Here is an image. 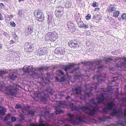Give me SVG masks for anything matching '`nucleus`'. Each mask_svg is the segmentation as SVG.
Segmentation results:
<instances>
[{"mask_svg":"<svg viewBox=\"0 0 126 126\" xmlns=\"http://www.w3.org/2000/svg\"><path fill=\"white\" fill-rule=\"evenodd\" d=\"M121 59V58H117L116 57L107 58L101 57L100 58V60L97 59L93 61H88L87 62V64L89 66V69L92 70H94L97 69L98 75H95L93 77V79H96L98 83L99 84L107 79L106 74L105 73H103L102 72L103 66L99 65L101 61L104 62L108 64L109 63H111L113 62H115L117 61H119V62L117 64V66L122 69L126 68V63H124L120 61V60Z\"/></svg>","mask_w":126,"mask_h":126,"instance_id":"obj_1","label":"nucleus"},{"mask_svg":"<svg viewBox=\"0 0 126 126\" xmlns=\"http://www.w3.org/2000/svg\"><path fill=\"white\" fill-rule=\"evenodd\" d=\"M19 87V85L10 81L6 87L3 85H0V90L5 91L9 94H8L14 96L17 94V89H18Z\"/></svg>","mask_w":126,"mask_h":126,"instance_id":"obj_2","label":"nucleus"},{"mask_svg":"<svg viewBox=\"0 0 126 126\" xmlns=\"http://www.w3.org/2000/svg\"><path fill=\"white\" fill-rule=\"evenodd\" d=\"M32 72V73L31 76L34 79H38V78H41V81L45 84H47L49 82V79L50 78V77L52 75L49 73H47V74L45 76L44 74L40 72L38 73L35 72Z\"/></svg>","mask_w":126,"mask_h":126,"instance_id":"obj_3","label":"nucleus"},{"mask_svg":"<svg viewBox=\"0 0 126 126\" xmlns=\"http://www.w3.org/2000/svg\"><path fill=\"white\" fill-rule=\"evenodd\" d=\"M51 69L49 66H42L40 67L34 68L32 65H25L23 67V70L24 72L29 73L35 70L38 71H47Z\"/></svg>","mask_w":126,"mask_h":126,"instance_id":"obj_4","label":"nucleus"},{"mask_svg":"<svg viewBox=\"0 0 126 126\" xmlns=\"http://www.w3.org/2000/svg\"><path fill=\"white\" fill-rule=\"evenodd\" d=\"M75 66V64L73 63H69V64L66 66H64L63 67L64 70L66 73V74L68 75V72L73 73L74 75H76L80 71V69L79 67L74 69L72 70L69 71V70L71 68Z\"/></svg>","mask_w":126,"mask_h":126,"instance_id":"obj_5","label":"nucleus"},{"mask_svg":"<svg viewBox=\"0 0 126 126\" xmlns=\"http://www.w3.org/2000/svg\"><path fill=\"white\" fill-rule=\"evenodd\" d=\"M57 37V34L56 32H50L46 34L44 39L46 41L49 42L55 41Z\"/></svg>","mask_w":126,"mask_h":126,"instance_id":"obj_6","label":"nucleus"},{"mask_svg":"<svg viewBox=\"0 0 126 126\" xmlns=\"http://www.w3.org/2000/svg\"><path fill=\"white\" fill-rule=\"evenodd\" d=\"M35 16H36L37 20L40 21H42L45 19L44 15L42 11L39 10L36 12L34 13Z\"/></svg>","mask_w":126,"mask_h":126,"instance_id":"obj_7","label":"nucleus"},{"mask_svg":"<svg viewBox=\"0 0 126 126\" xmlns=\"http://www.w3.org/2000/svg\"><path fill=\"white\" fill-rule=\"evenodd\" d=\"M51 90L50 88H47L44 90V94H43L44 96H42L40 98L41 101H45L47 100V97L48 96V95L49 94H51Z\"/></svg>","mask_w":126,"mask_h":126,"instance_id":"obj_8","label":"nucleus"},{"mask_svg":"<svg viewBox=\"0 0 126 126\" xmlns=\"http://www.w3.org/2000/svg\"><path fill=\"white\" fill-rule=\"evenodd\" d=\"M19 75L16 71H13L11 72L8 78L10 79L14 80L18 78Z\"/></svg>","mask_w":126,"mask_h":126,"instance_id":"obj_9","label":"nucleus"},{"mask_svg":"<svg viewBox=\"0 0 126 126\" xmlns=\"http://www.w3.org/2000/svg\"><path fill=\"white\" fill-rule=\"evenodd\" d=\"M46 47H43L39 48L38 50L37 55L39 56L44 55L47 53Z\"/></svg>","mask_w":126,"mask_h":126,"instance_id":"obj_10","label":"nucleus"},{"mask_svg":"<svg viewBox=\"0 0 126 126\" xmlns=\"http://www.w3.org/2000/svg\"><path fill=\"white\" fill-rule=\"evenodd\" d=\"M69 47L73 48H77L79 47V45L77 42L75 40L70 41L68 43Z\"/></svg>","mask_w":126,"mask_h":126,"instance_id":"obj_11","label":"nucleus"},{"mask_svg":"<svg viewBox=\"0 0 126 126\" xmlns=\"http://www.w3.org/2000/svg\"><path fill=\"white\" fill-rule=\"evenodd\" d=\"M30 126H52L47 123L45 122L40 120L39 124H36L34 123H31Z\"/></svg>","mask_w":126,"mask_h":126,"instance_id":"obj_12","label":"nucleus"},{"mask_svg":"<svg viewBox=\"0 0 126 126\" xmlns=\"http://www.w3.org/2000/svg\"><path fill=\"white\" fill-rule=\"evenodd\" d=\"M33 47V45L29 43H25L24 46V49L28 52L31 51Z\"/></svg>","mask_w":126,"mask_h":126,"instance_id":"obj_13","label":"nucleus"},{"mask_svg":"<svg viewBox=\"0 0 126 126\" xmlns=\"http://www.w3.org/2000/svg\"><path fill=\"white\" fill-rule=\"evenodd\" d=\"M33 29L31 27L29 26H27L24 32L26 35L30 34L32 32Z\"/></svg>","mask_w":126,"mask_h":126,"instance_id":"obj_14","label":"nucleus"},{"mask_svg":"<svg viewBox=\"0 0 126 126\" xmlns=\"http://www.w3.org/2000/svg\"><path fill=\"white\" fill-rule=\"evenodd\" d=\"M67 24L69 30H70L71 32H74L75 30L74 24L70 22H68Z\"/></svg>","mask_w":126,"mask_h":126,"instance_id":"obj_15","label":"nucleus"},{"mask_svg":"<svg viewBox=\"0 0 126 126\" xmlns=\"http://www.w3.org/2000/svg\"><path fill=\"white\" fill-rule=\"evenodd\" d=\"M110 118V117L109 116H103L101 117H99V121L101 122H104L105 121L108 119Z\"/></svg>","mask_w":126,"mask_h":126,"instance_id":"obj_16","label":"nucleus"},{"mask_svg":"<svg viewBox=\"0 0 126 126\" xmlns=\"http://www.w3.org/2000/svg\"><path fill=\"white\" fill-rule=\"evenodd\" d=\"M44 94V91L42 92L36 93L35 94V96L37 97L38 98H40Z\"/></svg>","mask_w":126,"mask_h":126,"instance_id":"obj_17","label":"nucleus"},{"mask_svg":"<svg viewBox=\"0 0 126 126\" xmlns=\"http://www.w3.org/2000/svg\"><path fill=\"white\" fill-rule=\"evenodd\" d=\"M60 108L59 106L58 107H56V109L55 111L56 112V113L57 114L58 113L60 114H62L64 112V111L63 110L61 109H59Z\"/></svg>","mask_w":126,"mask_h":126,"instance_id":"obj_18","label":"nucleus"},{"mask_svg":"<svg viewBox=\"0 0 126 126\" xmlns=\"http://www.w3.org/2000/svg\"><path fill=\"white\" fill-rule=\"evenodd\" d=\"M71 1L70 0L67 1L65 3V6L67 8L71 7Z\"/></svg>","mask_w":126,"mask_h":126,"instance_id":"obj_19","label":"nucleus"},{"mask_svg":"<svg viewBox=\"0 0 126 126\" xmlns=\"http://www.w3.org/2000/svg\"><path fill=\"white\" fill-rule=\"evenodd\" d=\"M116 10V8L114 7H109L108 8V11L110 13L112 12L115 11Z\"/></svg>","mask_w":126,"mask_h":126,"instance_id":"obj_20","label":"nucleus"},{"mask_svg":"<svg viewBox=\"0 0 126 126\" xmlns=\"http://www.w3.org/2000/svg\"><path fill=\"white\" fill-rule=\"evenodd\" d=\"M6 70H3L2 69H0V77H2L3 75L5 73H7Z\"/></svg>","mask_w":126,"mask_h":126,"instance_id":"obj_21","label":"nucleus"},{"mask_svg":"<svg viewBox=\"0 0 126 126\" xmlns=\"http://www.w3.org/2000/svg\"><path fill=\"white\" fill-rule=\"evenodd\" d=\"M120 13V12L119 11H116L113 13V16L115 17H117L119 15Z\"/></svg>","mask_w":126,"mask_h":126,"instance_id":"obj_22","label":"nucleus"},{"mask_svg":"<svg viewBox=\"0 0 126 126\" xmlns=\"http://www.w3.org/2000/svg\"><path fill=\"white\" fill-rule=\"evenodd\" d=\"M55 13L58 14H60V15H63V12L62 11H60L59 10H56L55 11Z\"/></svg>","mask_w":126,"mask_h":126,"instance_id":"obj_23","label":"nucleus"},{"mask_svg":"<svg viewBox=\"0 0 126 126\" xmlns=\"http://www.w3.org/2000/svg\"><path fill=\"white\" fill-rule=\"evenodd\" d=\"M18 15L19 16L21 17H25V16L24 15V13L21 10H20L18 12Z\"/></svg>","mask_w":126,"mask_h":126,"instance_id":"obj_24","label":"nucleus"},{"mask_svg":"<svg viewBox=\"0 0 126 126\" xmlns=\"http://www.w3.org/2000/svg\"><path fill=\"white\" fill-rule=\"evenodd\" d=\"M6 111V109L4 108H3L1 110H0V114L2 115H3L5 114V112Z\"/></svg>","mask_w":126,"mask_h":126,"instance_id":"obj_25","label":"nucleus"},{"mask_svg":"<svg viewBox=\"0 0 126 126\" xmlns=\"http://www.w3.org/2000/svg\"><path fill=\"white\" fill-rule=\"evenodd\" d=\"M75 91L76 94H78L80 93L81 91L79 87H78L75 89Z\"/></svg>","mask_w":126,"mask_h":126,"instance_id":"obj_26","label":"nucleus"},{"mask_svg":"<svg viewBox=\"0 0 126 126\" xmlns=\"http://www.w3.org/2000/svg\"><path fill=\"white\" fill-rule=\"evenodd\" d=\"M46 24L42 23H41V24L39 26V28H41L42 29H44V28H46Z\"/></svg>","mask_w":126,"mask_h":126,"instance_id":"obj_27","label":"nucleus"},{"mask_svg":"<svg viewBox=\"0 0 126 126\" xmlns=\"http://www.w3.org/2000/svg\"><path fill=\"white\" fill-rule=\"evenodd\" d=\"M54 52L55 54L58 55H61L60 49L59 48H56Z\"/></svg>","mask_w":126,"mask_h":126,"instance_id":"obj_28","label":"nucleus"},{"mask_svg":"<svg viewBox=\"0 0 126 126\" xmlns=\"http://www.w3.org/2000/svg\"><path fill=\"white\" fill-rule=\"evenodd\" d=\"M28 113L29 114L31 115L32 116H33L34 115L35 111L32 110H29Z\"/></svg>","mask_w":126,"mask_h":126,"instance_id":"obj_29","label":"nucleus"},{"mask_svg":"<svg viewBox=\"0 0 126 126\" xmlns=\"http://www.w3.org/2000/svg\"><path fill=\"white\" fill-rule=\"evenodd\" d=\"M78 24L79 27L80 28H83L84 24L82 21H81L80 22H79V23Z\"/></svg>","mask_w":126,"mask_h":126,"instance_id":"obj_30","label":"nucleus"},{"mask_svg":"<svg viewBox=\"0 0 126 126\" xmlns=\"http://www.w3.org/2000/svg\"><path fill=\"white\" fill-rule=\"evenodd\" d=\"M61 55L64 54L65 52V49L64 47H62L60 48Z\"/></svg>","mask_w":126,"mask_h":126,"instance_id":"obj_31","label":"nucleus"},{"mask_svg":"<svg viewBox=\"0 0 126 126\" xmlns=\"http://www.w3.org/2000/svg\"><path fill=\"white\" fill-rule=\"evenodd\" d=\"M30 108V106L29 105H27L26 107H24L23 109L26 111H27L28 112L29 111V110Z\"/></svg>","mask_w":126,"mask_h":126,"instance_id":"obj_32","label":"nucleus"},{"mask_svg":"<svg viewBox=\"0 0 126 126\" xmlns=\"http://www.w3.org/2000/svg\"><path fill=\"white\" fill-rule=\"evenodd\" d=\"M57 72L61 75L63 76L64 75V73L62 70H58L57 71Z\"/></svg>","mask_w":126,"mask_h":126,"instance_id":"obj_33","label":"nucleus"},{"mask_svg":"<svg viewBox=\"0 0 126 126\" xmlns=\"http://www.w3.org/2000/svg\"><path fill=\"white\" fill-rule=\"evenodd\" d=\"M121 17L123 19L126 20V14L123 13L121 16Z\"/></svg>","mask_w":126,"mask_h":126,"instance_id":"obj_34","label":"nucleus"},{"mask_svg":"<svg viewBox=\"0 0 126 126\" xmlns=\"http://www.w3.org/2000/svg\"><path fill=\"white\" fill-rule=\"evenodd\" d=\"M10 115L9 114L7 116L5 117L4 120L5 121H7L10 118Z\"/></svg>","mask_w":126,"mask_h":126,"instance_id":"obj_35","label":"nucleus"},{"mask_svg":"<svg viewBox=\"0 0 126 126\" xmlns=\"http://www.w3.org/2000/svg\"><path fill=\"white\" fill-rule=\"evenodd\" d=\"M45 116H46V114L48 115L49 113V112L50 111L49 110V109H46L45 108Z\"/></svg>","mask_w":126,"mask_h":126,"instance_id":"obj_36","label":"nucleus"},{"mask_svg":"<svg viewBox=\"0 0 126 126\" xmlns=\"http://www.w3.org/2000/svg\"><path fill=\"white\" fill-rule=\"evenodd\" d=\"M98 3L94 1L93 3V6L94 7L98 6Z\"/></svg>","mask_w":126,"mask_h":126,"instance_id":"obj_37","label":"nucleus"},{"mask_svg":"<svg viewBox=\"0 0 126 126\" xmlns=\"http://www.w3.org/2000/svg\"><path fill=\"white\" fill-rule=\"evenodd\" d=\"M65 77L63 76L61 77V79H60V82H63L65 80Z\"/></svg>","mask_w":126,"mask_h":126,"instance_id":"obj_38","label":"nucleus"},{"mask_svg":"<svg viewBox=\"0 0 126 126\" xmlns=\"http://www.w3.org/2000/svg\"><path fill=\"white\" fill-rule=\"evenodd\" d=\"M10 25L11 26L15 27L16 26V24L15 23L13 22H10Z\"/></svg>","mask_w":126,"mask_h":126,"instance_id":"obj_39","label":"nucleus"},{"mask_svg":"<svg viewBox=\"0 0 126 126\" xmlns=\"http://www.w3.org/2000/svg\"><path fill=\"white\" fill-rule=\"evenodd\" d=\"M94 16L95 17V19H97V18L98 17L100 19H101V16L100 15V14L95 15H94Z\"/></svg>","mask_w":126,"mask_h":126,"instance_id":"obj_40","label":"nucleus"},{"mask_svg":"<svg viewBox=\"0 0 126 126\" xmlns=\"http://www.w3.org/2000/svg\"><path fill=\"white\" fill-rule=\"evenodd\" d=\"M15 108L17 109L21 108V105L19 104H17L15 106Z\"/></svg>","mask_w":126,"mask_h":126,"instance_id":"obj_41","label":"nucleus"},{"mask_svg":"<svg viewBox=\"0 0 126 126\" xmlns=\"http://www.w3.org/2000/svg\"><path fill=\"white\" fill-rule=\"evenodd\" d=\"M76 20L78 24L82 21L80 17L76 19Z\"/></svg>","mask_w":126,"mask_h":126,"instance_id":"obj_42","label":"nucleus"},{"mask_svg":"<svg viewBox=\"0 0 126 126\" xmlns=\"http://www.w3.org/2000/svg\"><path fill=\"white\" fill-rule=\"evenodd\" d=\"M63 7H62L61 6H59L57 8L56 10H59L60 11L61 10L63 11Z\"/></svg>","mask_w":126,"mask_h":126,"instance_id":"obj_43","label":"nucleus"},{"mask_svg":"<svg viewBox=\"0 0 126 126\" xmlns=\"http://www.w3.org/2000/svg\"><path fill=\"white\" fill-rule=\"evenodd\" d=\"M12 122L10 121H8L6 123L7 126H12Z\"/></svg>","mask_w":126,"mask_h":126,"instance_id":"obj_44","label":"nucleus"},{"mask_svg":"<svg viewBox=\"0 0 126 126\" xmlns=\"http://www.w3.org/2000/svg\"><path fill=\"white\" fill-rule=\"evenodd\" d=\"M91 17V15L90 14H88V15L86 16V19L87 20H88Z\"/></svg>","mask_w":126,"mask_h":126,"instance_id":"obj_45","label":"nucleus"},{"mask_svg":"<svg viewBox=\"0 0 126 126\" xmlns=\"http://www.w3.org/2000/svg\"><path fill=\"white\" fill-rule=\"evenodd\" d=\"M5 19L6 22L9 21L11 19L10 17H6Z\"/></svg>","mask_w":126,"mask_h":126,"instance_id":"obj_46","label":"nucleus"},{"mask_svg":"<svg viewBox=\"0 0 126 126\" xmlns=\"http://www.w3.org/2000/svg\"><path fill=\"white\" fill-rule=\"evenodd\" d=\"M3 35L7 38H10V36L6 32L4 33H3Z\"/></svg>","mask_w":126,"mask_h":126,"instance_id":"obj_47","label":"nucleus"},{"mask_svg":"<svg viewBox=\"0 0 126 126\" xmlns=\"http://www.w3.org/2000/svg\"><path fill=\"white\" fill-rule=\"evenodd\" d=\"M83 28H84L85 29H87L89 28V27L87 25H86V24H84Z\"/></svg>","mask_w":126,"mask_h":126,"instance_id":"obj_48","label":"nucleus"},{"mask_svg":"<svg viewBox=\"0 0 126 126\" xmlns=\"http://www.w3.org/2000/svg\"><path fill=\"white\" fill-rule=\"evenodd\" d=\"M16 118L15 117H12L11 118V120L12 121L14 122L16 120Z\"/></svg>","mask_w":126,"mask_h":126,"instance_id":"obj_49","label":"nucleus"},{"mask_svg":"<svg viewBox=\"0 0 126 126\" xmlns=\"http://www.w3.org/2000/svg\"><path fill=\"white\" fill-rule=\"evenodd\" d=\"M5 6V5L3 4L2 3H0V8H4Z\"/></svg>","mask_w":126,"mask_h":126,"instance_id":"obj_50","label":"nucleus"},{"mask_svg":"<svg viewBox=\"0 0 126 126\" xmlns=\"http://www.w3.org/2000/svg\"><path fill=\"white\" fill-rule=\"evenodd\" d=\"M112 54L114 55H116L117 52L116 50H114L112 52Z\"/></svg>","mask_w":126,"mask_h":126,"instance_id":"obj_51","label":"nucleus"},{"mask_svg":"<svg viewBox=\"0 0 126 126\" xmlns=\"http://www.w3.org/2000/svg\"><path fill=\"white\" fill-rule=\"evenodd\" d=\"M10 45H12L13 44L15 43V41H13L12 40H11L10 41Z\"/></svg>","mask_w":126,"mask_h":126,"instance_id":"obj_52","label":"nucleus"},{"mask_svg":"<svg viewBox=\"0 0 126 126\" xmlns=\"http://www.w3.org/2000/svg\"><path fill=\"white\" fill-rule=\"evenodd\" d=\"M66 97V99L67 101H69V99L70 98V97L69 96H67Z\"/></svg>","mask_w":126,"mask_h":126,"instance_id":"obj_53","label":"nucleus"},{"mask_svg":"<svg viewBox=\"0 0 126 126\" xmlns=\"http://www.w3.org/2000/svg\"><path fill=\"white\" fill-rule=\"evenodd\" d=\"M55 78L56 81L60 82V79H59L57 77H56Z\"/></svg>","mask_w":126,"mask_h":126,"instance_id":"obj_54","label":"nucleus"},{"mask_svg":"<svg viewBox=\"0 0 126 126\" xmlns=\"http://www.w3.org/2000/svg\"><path fill=\"white\" fill-rule=\"evenodd\" d=\"M14 39L16 40H17L18 38V37L17 35H16L15 36H14Z\"/></svg>","mask_w":126,"mask_h":126,"instance_id":"obj_55","label":"nucleus"},{"mask_svg":"<svg viewBox=\"0 0 126 126\" xmlns=\"http://www.w3.org/2000/svg\"><path fill=\"white\" fill-rule=\"evenodd\" d=\"M113 79H113H112V80L113 81L115 82L116 81V80H117V78L116 77H114V78Z\"/></svg>","mask_w":126,"mask_h":126,"instance_id":"obj_56","label":"nucleus"},{"mask_svg":"<svg viewBox=\"0 0 126 126\" xmlns=\"http://www.w3.org/2000/svg\"><path fill=\"white\" fill-rule=\"evenodd\" d=\"M99 9H100L98 7L96 8L95 9V11H98V10H99Z\"/></svg>","mask_w":126,"mask_h":126,"instance_id":"obj_57","label":"nucleus"},{"mask_svg":"<svg viewBox=\"0 0 126 126\" xmlns=\"http://www.w3.org/2000/svg\"><path fill=\"white\" fill-rule=\"evenodd\" d=\"M90 94L89 93H86V95L88 96V97H90Z\"/></svg>","mask_w":126,"mask_h":126,"instance_id":"obj_58","label":"nucleus"},{"mask_svg":"<svg viewBox=\"0 0 126 126\" xmlns=\"http://www.w3.org/2000/svg\"><path fill=\"white\" fill-rule=\"evenodd\" d=\"M123 59L125 61H126V57H124L123 58Z\"/></svg>","mask_w":126,"mask_h":126,"instance_id":"obj_59","label":"nucleus"},{"mask_svg":"<svg viewBox=\"0 0 126 126\" xmlns=\"http://www.w3.org/2000/svg\"><path fill=\"white\" fill-rule=\"evenodd\" d=\"M109 70L110 71L114 70V69L113 68H109Z\"/></svg>","mask_w":126,"mask_h":126,"instance_id":"obj_60","label":"nucleus"},{"mask_svg":"<svg viewBox=\"0 0 126 126\" xmlns=\"http://www.w3.org/2000/svg\"><path fill=\"white\" fill-rule=\"evenodd\" d=\"M2 46L1 44H0V49H1L2 48Z\"/></svg>","mask_w":126,"mask_h":126,"instance_id":"obj_61","label":"nucleus"},{"mask_svg":"<svg viewBox=\"0 0 126 126\" xmlns=\"http://www.w3.org/2000/svg\"><path fill=\"white\" fill-rule=\"evenodd\" d=\"M56 67V66H53L52 68V70H54L55 69Z\"/></svg>","mask_w":126,"mask_h":126,"instance_id":"obj_62","label":"nucleus"},{"mask_svg":"<svg viewBox=\"0 0 126 126\" xmlns=\"http://www.w3.org/2000/svg\"><path fill=\"white\" fill-rule=\"evenodd\" d=\"M15 126H22L19 124H16L15 125Z\"/></svg>","mask_w":126,"mask_h":126,"instance_id":"obj_63","label":"nucleus"},{"mask_svg":"<svg viewBox=\"0 0 126 126\" xmlns=\"http://www.w3.org/2000/svg\"><path fill=\"white\" fill-rule=\"evenodd\" d=\"M64 126H71L68 124H66L64 125Z\"/></svg>","mask_w":126,"mask_h":126,"instance_id":"obj_64","label":"nucleus"}]
</instances>
